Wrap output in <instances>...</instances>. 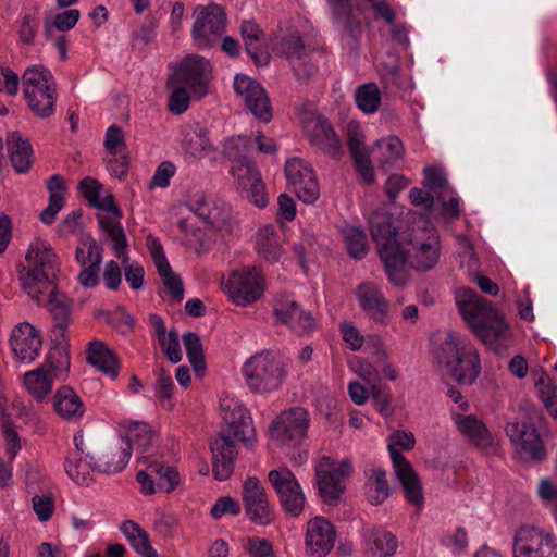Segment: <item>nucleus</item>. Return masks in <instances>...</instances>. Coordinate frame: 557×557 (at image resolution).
<instances>
[{
	"label": "nucleus",
	"mask_w": 557,
	"mask_h": 557,
	"mask_svg": "<svg viewBox=\"0 0 557 557\" xmlns=\"http://www.w3.org/2000/svg\"><path fill=\"white\" fill-rule=\"evenodd\" d=\"M367 495L372 505H381L389 496V485L386 472L380 468L373 469L372 476L366 484Z\"/></svg>",
	"instance_id": "de8ad7c7"
},
{
	"label": "nucleus",
	"mask_w": 557,
	"mask_h": 557,
	"mask_svg": "<svg viewBox=\"0 0 557 557\" xmlns=\"http://www.w3.org/2000/svg\"><path fill=\"white\" fill-rule=\"evenodd\" d=\"M406 247L408 249V258L406 265L418 271H428L432 269L440 258V246L437 243H422L414 246L412 240L406 237Z\"/></svg>",
	"instance_id": "e433bc0d"
},
{
	"label": "nucleus",
	"mask_w": 557,
	"mask_h": 557,
	"mask_svg": "<svg viewBox=\"0 0 557 557\" xmlns=\"http://www.w3.org/2000/svg\"><path fill=\"white\" fill-rule=\"evenodd\" d=\"M223 285V290L237 306L256 302L265 289L264 277L257 268H243L233 271Z\"/></svg>",
	"instance_id": "9b49d317"
},
{
	"label": "nucleus",
	"mask_w": 557,
	"mask_h": 557,
	"mask_svg": "<svg viewBox=\"0 0 557 557\" xmlns=\"http://www.w3.org/2000/svg\"><path fill=\"white\" fill-rule=\"evenodd\" d=\"M87 361L100 372L115 380L120 371V359L103 342L94 339L88 344Z\"/></svg>",
	"instance_id": "473e14b6"
},
{
	"label": "nucleus",
	"mask_w": 557,
	"mask_h": 557,
	"mask_svg": "<svg viewBox=\"0 0 557 557\" xmlns=\"http://www.w3.org/2000/svg\"><path fill=\"white\" fill-rule=\"evenodd\" d=\"M424 174V185L434 194H441L448 187L447 180L441 170L426 168Z\"/></svg>",
	"instance_id": "e2e57ef3"
},
{
	"label": "nucleus",
	"mask_w": 557,
	"mask_h": 557,
	"mask_svg": "<svg viewBox=\"0 0 557 557\" xmlns=\"http://www.w3.org/2000/svg\"><path fill=\"white\" fill-rule=\"evenodd\" d=\"M234 90L258 120L269 122L272 119L270 99L258 82L246 75H236Z\"/></svg>",
	"instance_id": "4be33fe9"
},
{
	"label": "nucleus",
	"mask_w": 557,
	"mask_h": 557,
	"mask_svg": "<svg viewBox=\"0 0 557 557\" xmlns=\"http://www.w3.org/2000/svg\"><path fill=\"white\" fill-rule=\"evenodd\" d=\"M455 299L459 313L474 335L491 351L505 354L512 342L511 331L492 302L470 288L457 292Z\"/></svg>",
	"instance_id": "f257e3e1"
},
{
	"label": "nucleus",
	"mask_w": 557,
	"mask_h": 557,
	"mask_svg": "<svg viewBox=\"0 0 557 557\" xmlns=\"http://www.w3.org/2000/svg\"><path fill=\"white\" fill-rule=\"evenodd\" d=\"M221 407L227 429L211 442L210 448L213 475L219 481H225L234 471V460L237 455L232 438L239 440L245 445L252 444L256 440V430L249 410L242 404L228 400Z\"/></svg>",
	"instance_id": "f03ea898"
},
{
	"label": "nucleus",
	"mask_w": 557,
	"mask_h": 557,
	"mask_svg": "<svg viewBox=\"0 0 557 557\" xmlns=\"http://www.w3.org/2000/svg\"><path fill=\"white\" fill-rule=\"evenodd\" d=\"M175 173V166L173 165V163H171L170 161H163L161 162L151 181H150V187H154V186H158V187H168L169 184H170V178L174 175Z\"/></svg>",
	"instance_id": "69168bd1"
},
{
	"label": "nucleus",
	"mask_w": 557,
	"mask_h": 557,
	"mask_svg": "<svg viewBox=\"0 0 557 557\" xmlns=\"http://www.w3.org/2000/svg\"><path fill=\"white\" fill-rule=\"evenodd\" d=\"M505 432L521 455L536 462H541L546 458L543 442L531 422L507 423Z\"/></svg>",
	"instance_id": "412c9836"
},
{
	"label": "nucleus",
	"mask_w": 557,
	"mask_h": 557,
	"mask_svg": "<svg viewBox=\"0 0 557 557\" xmlns=\"http://www.w3.org/2000/svg\"><path fill=\"white\" fill-rule=\"evenodd\" d=\"M59 271L60 258L54 249L47 240L35 238L17 264V278L27 295H37L38 288H53Z\"/></svg>",
	"instance_id": "20e7f679"
},
{
	"label": "nucleus",
	"mask_w": 557,
	"mask_h": 557,
	"mask_svg": "<svg viewBox=\"0 0 557 557\" xmlns=\"http://www.w3.org/2000/svg\"><path fill=\"white\" fill-rule=\"evenodd\" d=\"M398 547L397 539L385 530L371 532L370 552L373 557H394Z\"/></svg>",
	"instance_id": "49530a36"
},
{
	"label": "nucleus",
	"mask_w": 557,
	"mask_h": 557,
	"mask_svg": "<svg viewBox=\"0 0 557 557\" xmlns=\"http://www.w3.org/2000/svg\"><path fill=\"white\" fill-rule=\"evenodd\" d=\"M404 152L405 149L403 143L396 136L379 139L372 148L374 159L381 166H386L387 164L400 159L404 156Z\"/></svg>",
	"instance_id": "79ce46f5"
},
{
	"label": "nucleus",
	"mask_w": 557,
	"mask_h": 557,
	"mask_svg": "<svg viewBox=\"0 0 557 557\" xmlns=\"http://www.w3.org/2000/svg\"><path fill=\"white\" fill-rule=\"evenodd\" d=\"M344 239L349 256L363 259L367 255V236L362 228L350 226L344 230Z\"/></svg>",
	"instance_id": "8fccbe9b"
},
{
	"label": "nucleus",
	"mask_w": 557,
	"mask_h": 557,
	"mask_svg": "<svg viewBox=\"0 0 557 557\" xmlns=\"http://www.w3.org/2000/svg\"><path fill=\"white\" fill-rule=\"evenodd\" d=\"M78 18V10H65L62 13L57 14L52 23L45 24L44 34L49 39L52 37L54 29L67 32L76 25Z\"/></svg>",
	"instance_id": "603ef678"
},
{
	"label": "nucleus",
	"mask_w": 557,
	"mask_h": 557,
	"mask_svg": "<svg viewBox=\"0 0 557 557\" xmlns=\"http://www.w3.org/2000/svg\"><path fill=\"white\" fill-rule=\"evenodd\" d=\"M158 342L171 362L178 363L182 360L178 334L175 330H170L164 339L160 338Z\"/></svg>",
	"instance_id": "052dcab7"
},
{
	"label": "nucleus",
	"mask_w": 557,
	"mask_h": 557,
	"mask_svg": "<svg viewBox=\"0 0 557 557\" xmlns=\"http://www.w3.org/2000/svg\"><path fill=\"white\" fill-rule=\"evenodd\" d=\"M304 127L312 146L321 149L332 158L341 157V141L324 117L311 114L304 121Z\"/></svg>",
	"instance_id": "bb28decb"
},
{
	"label": "nucleus",
	"mask_w": 557,
	"mask_h": 557,
	"mask_svg": "<svg viewBox=\"0 0 557 557\" xmlns=\"http://www.w3.org/2000/svg\"><path fill=\"white\" fill-rule=\"evenodd\" d=\"M354 473L349 458L337 461L330 456L320 457L314 463V479L323 504L336 506L346 492V482Z\"/></svg>",
	"instance_id": "6e6552de"
},
{
	"label": "nucleus",
	"mask_w": 557,
	"mask_h": 557,
	"mask_svg": "<svg viewBox=\"0 0 557 557\" xmlns=\"http://www.w3.org/2000/svg\"><path fill=\"white\" fill-rule=\"evenodd\" d=\"M37 304H45L51 313L53 325L54 345H65V332L71 322L72 299L58 289L57 282H53V288H38L37 295H28Z\"/></svg>",
	"instance_id": "2eb2a0df"
},
{
	"label": "nucleus",
	"mask_w": 557,
	"mask_h": 557,
	"mask_svg": "<svg viewBox=\"0 0 557 557\" xmlns=\"http://www.w3.org/2000/svg\"><path fill=\"white\" fill-rule=\"evenodd\" d=\"M282 51L299 79H307L313 74L314 67L310 64V50L298 34H290L283 39Z\"/></svg>",
	"instance_id": "7c9ffc66"
},
{
	"label": "nucleus",
	"mask_w": 557,
	"mask_h": 557,
	"mask_svg": "<svg viewBox=\"0 0 557 557\" xmlns=\"http://www.w3.org/2000/svg\"><path fill=\"white\" fill-rule=\"evenodd\" d=\"M357 107L364 113L371 114L379 110L381 90L375 83L360 85L355 92Z\"/></svg>",
	"instance_id": "a18cd8bd"
},
{
	"label": "nucleus",
	"mask_w": 557,
	"mask_h": 557,
	"mask_svg": "<svg viewBox=\"0 0 557 557\" xmlns=\"http://www.w3.org/2000/svg\"><path fill=\"white\" fill-rule=\"evenodd\" d=\"M245 383L253 394H268L281 388L287 376L284 361L271 351L257 352L243 366Z\"/></svg>",
	"instance_id": "423d86ee"
},
{
	"label": "nucleus",
	"mask_w": 557,
	"mask_h": 557,
	"mask_svg": "<svg viewBox=\"0 0 557 557\" xmlns=\"http://www.w3.org/2000/svg\"><path fill=\"white\" fill-rule=\"evenodd\" d=\"M232 173L237 188L244 190L246 197L257 207L264 208L268 203V196L256 164L245 158L240 159L232 166Z\"/></svg>",
	"instance_id": "5701e85b"
},
{
	"label": "nucleus",
	"mask_w": 557,
	"mask_h": 557,
	"mask_svg": "<svg viewBox=\"0 0 557 557\" xmlns=\"http://www.w3.org/2000/svg\"><path fill=\"white\" fill-rule=\"evenodd\" d=\"M183 342L188 360L193 366L194 371L198 375H201V373L205 371L206 362L199 335L194 332L186 333L183 336Z\"/></svg>",
	"instance_id": "09e8293b"
},
{
	"label": "nucleus",
	"mask_w": 557,
	"mask_h": 557,
	"mask_svg": "<svg viewBox=\"0 0 557 557\" xmlns=\"http://www.w3.org/2000/svg\"><path fill=\"white\" fill-rule=\"evenodd\" d=\"M125 426L126 435L123 438L129 445V451L134 448L136 453L143 455L144 462H147L157 450L158 433L146 422L133 421Z\"/></svg>",
	"instance_id": "c756f323"
},
{
	"label": "nucleus",
	"mask_w": 557,
	"mask_h": 557,
	"mask_svg": "<svg viewBox=\"0 0 557 557\" xmlns=\"http://www.w3.org/2000/svg\"><path fill=\"white\" fill-rule=\"evenodd\" d=\"M339 331L343 339L349 344L352 350H359L363 344V336L360 334L358 329L354 326L351 323H342L339 326Z\"/></svg>",
	"instance_id": "338daca9"
},
{
	"label": "nucleus",
	"mask_w": 557,
	"mask_h": 557,
	"mask_svg": "<svg viewBox=\"0 0 557 557\" xmlns=\"http://www.w3.org/2000/svg\"><path fill=\"white\" fill-rule=\"evenodd\" d=\"M243 503L249 520L259 525L273 521V510L268 494L256 476H248L243 484Z\"/></svg>",
	"instance_id": "6ab92c4d"
},
{
	"label": "nucleus",
	"mask_w": 557,
	"mask_h": 557,
	"mask_svg": "<svg viewBox=\"0 0 557 557\" xmlns=\"http://www.w3.org/2000/svg\"><path fill=\"white\" fill-rule=\"evenodd\" d=\"M157 22L154 18H150L141 24L137 29L133 30L131 36V46L133 50H141L138 47L139 44L148 45L156 38Z\"/></svg>",
	"instance_id": "6e6d98bb"
},
{
	"label": "nucleus",
	"mask_w": 557,
	"mask_h": 557,
	"mask_svg": "<svg viewBox=\"0 0 557 557\" xmlns=\"http://www.w3.org/2000/svg\"><path fill=\"white\" fill-rule=\"evenodd\" d=\"M285 175L297 197L305 203H313L320 196V186L312 166L299 158L289 159Z\"/></svg>",
	"instance_id": "a211bd4d"
},
{
	"label": "nucleus",
	"mask_w": 557,
	"mask_h": 557,
	"mask_svg": "<svg viewBox=\"0 0 557 557\" xmlns=\"http://www.w3.org/2000/svg\"><path fill=\"white\" fill-rule=\"evenodd\" d=\"M372 399L376 410L384 416H391L393 413V409L391 407V395L386 389L379 386H373Z\"/></svg>",
	"instance_id": "774afa93"
},
{
	"label": "nucleus",
	"mask_w": 557,
	"mask_h": 557,
	"mask_svg": "<svg viewBox=\"0 0 557 557\" xmlns=\"http://www.w3.org/2000/svg\"><path fill=\"white\" fill-rule=\"evenodd\" d=\"M436 357L446 364L449 375L460 385H471L479 377L481 361L473 344L455 333H448Z\"/></svg>",
	"instance_id": "39448f33"
},
{
	"label": "nucleus",
	"mask_w": 557,
	"mask_h": 557,
	"mask_svg": "<svg viewBox=\"0 0 557 557\" xmlns=\"http://www.w3.org/2000/svg\"><path fill=\"white\" fill-rule=\"evenodd\" d=\"M513 557H557L553 534L531 527L520 528L513 541Z\"/></svg>",
	"instance_id": "f3484780"
},
{
	"label": "nucleus",
	"mask_w": 557,
	"mask_h": 557,
	"mask_svg": "<svg viewBox=\"0 0 557 557\" xmlns=\"http://www.w3.org/2000/svg\"><path fill=\"white\" fill-rule=\"evenodd\" d=\"M98 223L104 232H107L109 238L114 242L113 250L115 256L122 260L123 263L128 261V256L125 251L127 246L126 236L123 227L120 223L114 222L112 219L107 216H98Z\"/></svg>",
	"instance_id": "37998d69"
},
{
	"label": "nucleus",
	"mask_w": 557,
	"mask_h": 557,
	"mask_svg": "<svg viewBox=\"0 0 557 557\" xmlns=\"http://www.w3.org/2000/svg\"><path fill=\"white\" fill-rule=\"evenodd\" d=\"M327 3L334 23L341 26L348 36L357 40L362 34V24L356 13L362 11L359 0H327Z\"/></svg>",
	"instance_id": "c85d7f7f"
},
{
	"label": "nucleus",
	"mask_w": 557,
	"mask_h": 557,
	"mask_svg": "<svg viewBox=\"0 0 557 557\" xmlns=\"http://www.w3.org/2000/svg\"><path fill=\"white\" fill-rule=\"evenodd\" d=\"M89 263L83 267L78 274V282L84 287H95L99 282V270L102 262V247L92 238L86 242Z\"/></svg>",
	"instance_id": "58836bf2"
},
{
	"label": "nucleus",
	"mask_w": 557,
	"mask_h": 557,
	"mask_svg": "<svg viewBox=\"0 0 557 557\" xmlns=\"http://www.w3.org/2000/svg\"><path fill=\"white\" fill-rule=\"evenodd\" d=\"M242 37L247 53L257 66H265L271 60L270 53L263 46L262 32L258 24L251 21L243 22L240 26Z\"/></svg>",
	"instance_id": "c9c22d12"
},
{
	"label": "nucleus",
	"mask_w": 557,
	"mask_h": 557,
	"mask_svg": "<svg viewBox=\"0 0 557 557\" xmlns=\"http://www.w3.org/2000/svg\"><path fill=\"white\" fill-rule=\"evenodd\" d=\"M239 512V503L231 496L218 498L210 510L211 517L215 520L221 519L225 515L237 516Z\"/></svg>",
	"instance_id": "4d7b16f0"
},
{
	"label": "nucleus",
	"mask_w": 557,
	"mask_h": 557,
	"mask_svg": "<svg viewBox=\"0 0 557 557\" xmlns=\"http://www.w3.org/2000/svg\"><path fill=\"white\" fill-rule=\"evenodd\" d=\"M86 457L92 461V470L104 474H114L122 471L131 457L129 445L124 438L107 443L92 453H86Z\"/></svg>",
	"instance_id": "aec40b11"
},
{
	"label": "nucleus",
	"mask_w": 557,
	"mask_h": 557,
	"mask_svg": "<svg viewBox=\"0 0 557 557\" xmlns=\"http://www.w3.org/2000/svg\"><path fill=\"white\" fill-rule=\"evenodd\" d=\"M369 225L388 281L396 287H405L409 281V272L406 267L407 236L396 231L393 225V216L387 212H373Z\"/></svg>",
	"instance_id": "7ed1b4c3"
},
{
	"label": "nucleus",
	"mask_w": 557,
	"mask_h": 557,
	"mask_svg": "<svg viewBox=\"0 0 557 557\" xmlns=\"http://www.w3.org/2000/svg\"><path fill=\"white\" fill-rule=\"evenodd\" d=\"M90 470H92V461L83 459L77 451L70 454L65 461L67 475L79 485L88 486L92 482Z\"/></svg>",
	"instance_id": "c03bdc74"
},
{
	"label": "nucleus",
	"mask_w": 557,
	"mask_h": 557,
	"mask_svg": "<svg viewBox=\"0 0 557 557\" xmlns=\"http://www.w3.org/2000/svg\"><path fill=\"white\" fill-rule=\"evenodd\" d=\"M54 409L63 419L71 421L79 420L85 411L79 396L70 386H62L57 391Z\"/></svg>",
	"instance_id": "4c0bfd02"
},
{
	"label": "nucleus",
	"mask_w": 557,
	"mask_h": 557,
	"mask_svg": "<svg viewBox=\"0 0 557 557\" xmlns=\"http://www.w3.org/2000/svg\"><path fill=\"white\" fill-rule=\"evenodd\" d=\"M194 15L195 23L191 28L194 41L202 49L213 47L225 32L226 14L223 8L215 3L198 5Z\"/></svg>",
	"instance_id": "f8f14e48"
},
{
	"label": "nucleus",
	"mask_w": 557,
	"mask_h": 557,
	"mask_svg": "<svg viewBox=\"0 0 557 557\" xmlns=\"http://www.w3.org/2000/svg\"><path fill=\"white\" fill-rule=\"evenodd\" d=\"M103 145L113 156L122 152L125 149V135L123 129L117 125H111L108 127Z\"/></svg>",
	"instance_id": "bf43d9fd"
},
{
	"label": "nucleus",
	"mask_w": 557,
	"mask_h": 557,
	"mask_svg": "<svg viewBox=\"0 0 557 557\" xmlns=\"http://www.w3.org/2000/svg\"><path fill=\"white\" fill-rule=\"evenodd\" d=\"M535 386L545 408L557 419V386L544 372L535 381Z\"/></svg>",
	"instance_id": "3c124183"
},
{
	"label": "nucleus",
	"mask_w": 557,
	"mask_h": 557,
	"mask_svg": "<svg viewBox=\"0 0 557 557\" xmlns=\"http://www.w3.org/2000/svg\"><path fill=\"white\" fill-rule=\"evenodd\" d=\"M210 72V63L203 57L187 55L170 75L168 85L187 86L197 98H202L208 92Z\"/></svg>",
	"instance_id": "dca6fc26"
},
{
	"label": "nucleus",
	"mask_w": 557,
	"mask_h": 557,
	"mask_svg": "<svg viewBox=\"0 0 557 557\" xmlns=\"http://www.w3.org/2000/svg\"><path fill=\"white\" fill-rule=\"evenodd\" d=\"M160 277L166 293L170 295L172 300L181 302L184 297L183 282L178 275H176L170 264L158 270Z\"/></svg>",
	"instance_id": "864d4df0"
},
{
	"label": "nucleus",
	"mask_w": 557,
	"mask_h": 557,
	"mask_svg": "<svg viewBox=\"0 0 557 557\" xmlns=\"http://www.w3.org/2000/svg\"><path fill=\"white\" fill-rule=\"evenodd\" d=\"M268 480L280 499L283 511L289 517H299L306 506V496L292 470L287 467L271 470Z\"/></svg>",
	"instance_id": "4468645a"
},
{
	"label": "nucleus",
	"mask_w": 557,
	"mask_h": 557,
	"mask_svg": "<svg viewBox=\"0 0 557 557\" xmlns=\"http://www.w3.org/2000/svg\"><path fill=\"white\" fill-rule=\"evenodd\" d=\"M231 220V210L225 205L213 206L206 213L205 221L214 227H223Z\"/></svg>",
	"instance_id": "0e129e2a"
},
{
	"label": "nucleus",
	"mask_w": 557,
	"mask_h": 557,
	"mask_svg": "<svg viewBox=\"0 0 557 557\" xmlns=\"http://www.w3.org/2000/svg\"><path fill=\"white\" fill-rule=\"evenodd\" d=\"M7 151L10 163L17 174H26L34 163V149L27 137L15 131L8 135Z\"/></svg>",
	"instance_id": "2f4dec72"
},
{
	"label": "nucleus",
	"mask_w": 557,
	"mask_h": 557,
	"mask_svg": "<svg viewBox=\"0 0 557 557\" xmlns=\"http://www.w3.org/2000/svg\"><path fill=\"white\" fill-rule=\"evenodd\" d=\"M258 252L268 261H278L283 255L281 236L273 225H265L258 232Z\"/></svg>",
	"instance_id": "a19ab883"
},
{
	"label": "nucleus",
	"mask_w": 557,
	"mask_h": 557,
	"mask_svg": "<svg viewBox=\"0 0 557 557\" xmlns=\"http://www.w3.org/2000/svg\"><path fill=\"white\" fill-rule=\"evenodd\" d=\"M120 530L137 554L143 557H158L157 552L151 546L148 533L138 523L126 520L121 524Z\"/></svg>",
	"instance_id": "ea45409f"
},
{
	"label": "nucleus",
	"mask_w": 557,
	"mask_h": 557,
	"mask_svg": "<svg viewBox=\"0 0 557 557\" xmlns=\"http://www.w3.org/2000/svg\"><path fill=\"white\" fill-rule=\"evenodd\" d=\"M181 135L182 148L191 158L201 159L214 150L207 129L199 124L183 127Z\"/></svg>",
	"instance_id": "f704fd0d"
},
{
	"label": "nucleus",
	"mask_w": 557,
	"mask_h": 557,
	"mask_svg": "<svg viewBox=\"0 0 557 557\" xmlns=\"http://www.w3.org/2000/svg\"><path fill=\"white\" fill-rule=\"evenodd\" d=\"M364 135L357 123H349L347 127V145L351 157L364 154L363 151Z\"/></svg>",
	"instance_id": "680f3d73"
},
{
	"label": "nucleus",
	"mask_w": 557,
	"mask_h": 557,
	"mask_svg": "<svg viewBox=\"0 0 557 557\" xmlns=\"http://www.w3.org/2000/svg\"><path fill=\"white\" fill-rule=\"evenodd\" d=\"M336 540L334 525L323 517H315L307 524L306 550L309 557H326Z\"/></svg>",
	"instance_id": "393cba45"
},
{
	"label": "nucleus",
	"mask_w": 557,
	"mask_h": 557,
	"mask_svg": "<svg viewBox=\"0 0 557 557\" xmlns=\"http://www.w3.org/2000/svg\"><path fill=\"white\" fill-rule=\"evenodd\" d=\"M168 87L172 89L168 103L169 110L176 115L184 113L190 102L187 89L183 85H168Z\"/></svg>",
	"instance_id": "5fc2aeb1"
},
{
	"label": "nucleus",
	"mask_w": 557,
	"mask_h": 557,
	"mask_svg": "<svg viewBox=\"0 0 557 557\" xmlns=\"http://www.w3.org/2000/svg\"><path fill=\"white\" fill-rule=\"evenodd\" d=\"M10 346L20 362L30 363L41 350L42 338L34 325L28 322H21L11 331Z\"/></svg>",
	"instance_id": "b1692460"
},
{
	"label": "nucleus",
	"mask_w": 557,
	"mask_h": 557,
	"mask_svg": "<svg viewBox=\"0 0 557 557\" xmlns=\"http://www.w3.org/2000/svg\"><path fill=\"white\" fill-rule=\"evenodd\" d=\"M453 421L460 434L475 446L486 448L492 445L493 438L488 429L475 416L455 413Z\"/></svg>",
	"instance_id": "72a5a7b5"
},
{
	"label": "nucleus",
	"mask_w": 557,
	"mask_h": 557,
	"mask_svg": "<svg viewBox=\"0 0 557 557\" xmlns=\"http://www.w3.org/2000/svg\"><path fill=\"white\" fill-rule=\"evenodd\" d=\"M277 321L286 324L293 332L302 335L315 327L314 318L300 308L298 302L287 296H280L274 302Z\"/></svg>",
	"instance_id": "a878e982"
},
{
	"label": "nucleus",
	"mask_w": 557,
	"mask_h": 557,
	"mask_svg": "<svg viewBox=\"0 0 557 557\" xmlns=\"http://www.w3.org/2000/svg\"><path fill=\"white\" fill-rule=\"evenodd\" d=\"M414 444L416 438L412 432L398 430L388 437L389 456L395 473L404 487L405 497L420 510L424 503L420 480L410 462L400 453L401 449L411 450Z\"/></svg>",
	"instance_id": "0eeeda50"
},
{
	"label": "nucleus",
	"mask_w": 557,
	"mask_h": 557,
	"mask_svg": "<svg viewBox=\"0 0 557 557\" xmlns=\"http://www.w3.org/2000/svg\"><path fill=\"white\" fill-rule=\"evenodd\" d=\"M70 368V356L65 345H54L44 364L25 373L24 384L29 394L37 400H42L52 388L53 377Z\"/></svg>",
	"instance_id": "9d476101"
},
{
	"label": "nucleus",
	"mask_w": 557,
	"mask_h": 557,
	"mask_svg": "<svg viewBox=\"0 0 557 557\" xmlns=\"http://www.w3.org/2000/svg\"><path fill=\"white\" fill-rule=\"evenodd\" d=\"M309 426L307 410L294 407L283 411L270 425V436L278 445L296 447L306 437Z\"/></svg>",
	"instance_id": "ddd939ff"
},
{
	"label": "nucleus",
	"mask_w": 557,
	"mask_h": 557,
	"mask_svg": "<svg viewBox=\"0 0 557 557\" xmlns=\"http://www.w3.org/2000/svg\"><path fill=\"white\" fill-rule=\"evenodd\" d=\"M243 547L250 557H274L272 544L267 539L247 537Z\"/></svg>",
	"instance_id": "13d9d810"
},
{
	"label": "nucleus",
	"mask_w": 557,
	"mask_h": 557,
	"mask_svg": "<svg viewBox=\"0 0 557 557\" xmlns=\"http://www.w3.org/2000/svg\"><path fill=\"white\" fill-rule=\"evenodd\" d=\"M22 82L30 111L41 119L51 116L57 102V87L51 72L44 66L28 67Z\"/></svg>",
	"instance_id": "1a4fd4ad"
},
{
	"label": "nucleus",
	"mask_w": 557,
	"mask_h": 557,
	"mask_svg": "<svg viewBox=\"0 0 557 557\" xmlns=\"http://www.w3.org/2000/svg\"><path fill=\"white\" fill-rule=\"evenodd\" d=\"M355 294L360 308L370 319L380 324L387 323L389 301L375 283L362 282L356 288Z\"/></svg>",
	"instance_id": "cd10ccee"
}]
</instances>
